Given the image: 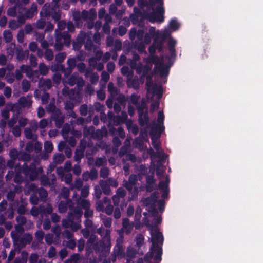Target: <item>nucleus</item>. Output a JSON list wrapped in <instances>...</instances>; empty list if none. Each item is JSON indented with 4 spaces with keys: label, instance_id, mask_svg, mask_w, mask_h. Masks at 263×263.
<instances>
[{
    "label": "nucleus",
    "instance_id": "obj_6",
    "mask_svg": "<svg viewBox=\"0 0 263 263\" xmlns=\"http://www.w3.org/2000/svg\"><path fill=\"white\" fill-rule=\"evenodd\" d=\"M32 240V236L29 233H25L22 237L18 236V240L15 243L14 246H17V248L21 249L25 248L28 244H30Z\"/></svg>",
    "mask_w": 263,
    "mask_h": 263
},
{
    "label": "nucleus",
    "instance_id": "obj_63",
    "mask_svg": "<svg viewBox=\"0 0 263 263\" xmlns=\"http://www.w3.org/2000/svg\"><path fill=\"white\" fill-rule=\"evenodd\" d=\"M67 63L68 67H69V68L74 69L76 66V60L74 58L68 59Z\"/></svg>",
    "mask_w": 263,
    "mask_h": 263
},
{
    "label": "nucleus",
    "instance_id": "obj_49",
    "mask_svg": "<svg viewBox=\"0 0 263 263\" xmlns=\"http://www.w3.org/2000/svg\"><path fill=\"white\" fill-rule=\"evenodd\" d=\"M153 92L154 94L157 93L159 98L162 96V89L161 86L158 87L156 84H155L152 88Z\"/></svg>",
    "mask_w": 263,
    "mask_h": 263
},
{
    "label": "nucleus",
    "instance_id": "obj_2",
    "mask_svg": "<svg viewBox=\"0 0 263 263\" xmlns=\"http://www.w3.org/2000/svg\"><path fill=\"white\" fill-rule=\"evenodd\" d=\"M110 232V229H106L102 240L94 244L93 248L96 253L106 255L109 252L111 248Z\"/></svg>",
    "mask_w": 263,
    "mask_h": 263
},
{
    "label": "nucleus",
    "instance_id": "obj_36",
    "mask_svg": "<svg viewBox=\"0 0 263 263\" xmlns=\"http://www.w3.org/2000/svg\"><path fill=\"white\" fill-rule=\"evenodd\" d=\"M3 36L7 43L10 42L13 38L12 33L9 30H6L3 32Z\"/></svg>",
    "mask_w": 263,
    "mask_h": 263
},
{
    "label": "nucleus",
    "instance_id": "obj_50",
    "mask_svg": "<svg viewBox=\"0 0 263 263\" xmlns=\"http://www.w3.org/2000/svg\"><path fill=\"white\" fill-rule=\"evenodd\" d=\"M88 113V106L86 104H83L80 107V114L82 116H86Z\"/></svg>",
    "mask_w": 263,
    "mask_h": 263
},
{
    "label": "nucleus",
    "instance_id": "obj_18",
    "mask_svg": "<svg viewBox=\"0 0 263 263\" xmlns=\"http://www.w3.org/2000/svg\"><path fill=\"white\" fill-rule=\"evenodd\" d=\"M99 184L101 186V190L105 195H109L110 194L111 190L110 185L108 184L107 180H101L99 181Z\"/></svg>",
    "mask_w": 263,
    "mask_h": 263
},
{
    "label": "nucleus",
    "instance_id": "obj_23",
    "mask_svg": "<svg viewBox=\"0 0 263 263\" xmlns=\"http://www.w3.org/2000/svg\"><path fill=\"white\" fill-rule=\"evenodd\" d=\"M22 6H13V7H10L8 9L7 13V15L11 17L16 16L17 12L20 13L21 12L20 11L21 10Z\"/></svg>",
    "mask_w": 263,
    "mask_h": 263
},
{
    "label": "nucleus",
    "instance_id": "obj_62",
    "mask_svg": "<svg viewBox=\"0 0 263 263\" xmlns=\"http://www.w3.org/2000/svg\"><path fill=\"white\" fill-rule=\"evenodd\" d=\"M44 235L45 233L42 230H38L35 233V237L39 241L43 240Z\"/></svg>",
    "mask_w": 263,
    "mask_h": 263
},
{
    "label": "nucleus",
    "instance_id": "obj_10",
    "mask_svg": "<svg viewBox=\"0 0 263 263\" xmlns=\"http://www.w3.org/2000/svg\"><path fill=\"white\" fill-rule=\"evenodd\" d=\"M15 231H11L10 235L13 242H16L18 240V236L23 235L25 229L22 226L15 224Z\"/></svg>",
    "mask_w": 263,
    "mask_h": 263
},
{
    "label": "nucleus",
    "instance_id": "obj_41",
    "mask_svg": "<svg viewBox=\"0 0 263 263\" xmlns=\"http://www.w3.org/2000/svg\"><path fill=\"white\" fill-rule=\"evenodd\" d=\"M151 69L152 66L151 65L146 64L143 66V72L142 75L141 76V78H145L146 76L151 74V73H149Z\"/></svg>",
    "mask_w": 263,
    "mask_h": 263
},
{
    "label": "nucleus",
    "instance_id": "obj_53",
    "mask_svg": "<svg viewBox=\"0 0 263 263\" xmlns=\"http://www.w3.org/2000/svg\"><path fill=\"white\" fill-rule=\"evenodd\" d=\"M16 221L18 225L23 226L27 222L26 218L24 216H18L16 217Z\"/></svg>",
    "mask_w": 263,
    "mask_h": 263
},
{
    "label": "nucleus",
    "instance_id": "obj_24",
    "mask_svg": "<svg viewBox=\"0 0 263 263\" xmlns=\"http://www.w3.org/2000/svg\"><path fill=\"white\" fill-rule=\"evenodd\" d=\"M147 137V131L146 128H142L140 132L139 136L135 139V142L137 143L140 144L143 142V140H144Z\"/></svg>",
    "mask_w": 263,
    "mask_h": 263
},
{
    "label": "nucleus",
    "instance_id": "obj_46",
    "mask_svg": "<svg viewBox=\"0 0 263 263\" xmlns=\"http://www.w3.org/2000/svg\"><path fill=\"white\" fill-rule=\"evenodd\" d=\"M38 194L40 198L42 199H45L48 196L47 191L42 187L39 188Z\"/></svg>",
    "mask_w": 263,
    "mask_h": 263
},
{
    "label": "nucleus",
    "instance_id": "obj_5",
    "mask_svg": "<svg viewBox=\"0 0 263 263\" xmlns=\"http://www.w3.org/2000/svg\"><path fill=\"white\" fill-rule=\"evenodd\" d=\"M164 118L163 111H159L158 113V123H156L155 121H153L151 123V129L154 128V132H158L157 137H160L161 134L165 129L164 126Z\"/></svg>",
    "mask_w": 263,
    "mask_h": 263
},
{
    "label": "nucleus",
    "instance_id": "obj_42",
    "mask_svg": "<svg viewBox=\"0 0 263 263\" xmlns=\"http://www.w3.org/2000/svg\"><path fill=\"white\" fill-rule=\"evenodd\" d=\"M127 85L129 87H132L135 89L139 87V82L138 79H128L127 82Z\"/></svg>",
    "mask_w": 263,
    "mask_h": 263
},
{
    "label": "nucleus",
    "instance_id": "obj_15",
    "mask_svg": "<svg viewBox=\"0 0 263 263\" xmlns=\"http://www.w3.org/2000/svg\"><path fill=\"white\" fill-rule=\"evenodd\" d=\"M122 230L124 231L126 234H129L133 229V223H130L129 220L127 218L123 219Z\"/></svg>",
    "mask_w": 263,
    "mask_h": 263
},
{
    "label": "nucleus",
    "instance_id": "obj_19",
    "mask_svg": "<svg viewBox=\"0 0 263 263\" xmlns=\"http://www.w3.org/2000/svg\"><path fill=\"white\" fill-rule=\"evenodd\" d=\"M103 202L105 204H107V206L104 210L105 213L108 215H111L114 210V208L111 204L110 199L107 197H105L103 198Z\"/></svg>",
    "mask_w": 263,
    "mask_h": 263
},
{
    "label": "nucleus",
    "instance_id": "obj_58",
    "mask_svg": "<svg viewBox=\"0 0 263 263\" xmlns=\"http://www.w3.org/2000/svg\"><path fill=\"white\" fill-rule=\"evenodd\" d=\"M116 195L123 198L126 195V192L123 188L120 187L117 189Z\"/></svg>",
    "mask_w": 263,
    "mask_h": 263
},
{
    "label": "nucleus",
    "instance_id": "obj_13",
    "mask_svg": "<svg viewBox=\"0 0 263 263\" xmlns=\"http://www.w3.org/2000/svg\"><path fill=\"white\" fill-rule=\"evenodd\" d=\"M123 237H121V242L120 240L118 239L116 245L114 247L113 252L118 255V257L121 258L124 256V248L122 245V240Z\"/></svg>",
    "mask_w": 263,
    "mask_h": 263
},
{
    "label": "nucleus",
    "instance_id": "obj_34",
    "mask_svg": "<svg viewBox=\"0 0 263 263\" xmlns=\"http://www.w3.org/2000/svg\"><path fill=\"white\" fill-rule=\"evenodd\" d=\"M146 86L147 88V91H149L151 88H153V74H149L146 76Z\"/></svg>",
    "mask_w": 263,
    "mask_h": 263
},
{
    "label": "nucleus",
    "instance_id": "obj_54",
    "mask_svg": "<svg viewBox=\"0 0 263 263\" xmlns=\"http://www.w3.org/2000/svg\"><path fill=\"white\" fill-rule=\"evenodd\" d=\"M84 47L85 49L88 51H91L93 46V41L90 39H88L86 42H85Z\"/></svg>",
    "mask_w": 263,
    "mask_h": 263
},
{
    "label": "nucleus",
    "instance_id": "obj_35",
    "mask_svg": "<svg viewBox=\"0 0 263 263\" xmlns=\"http://www.w3.org/2000/svg\"><path fill=\"white\" fill-rule=\"evenodd\" d=\"M59 211L60 213H65L67 210V203L64 201H61L58 206Z\"/></svg>",
    "mask_w": 263,
    "mask_h": 263
},
{
    "label": "nucleus",
    "instance_id": "obj_25",
    "mask_svg": "<svg viewBox=\"0 0 263 263\" xmlns=\"http://www.w3.org/2000/svg\"><path fill=\"white\" fill-rule=\"evenodd\" d=\"M126 126L129 131H130L134 135H137L139 132V128L136 124H134L131 120L126 123Z\"/></svg>",
    "mask_w": 263,
    "mask_h": 263
},
{
    "label": "nucleus",
    "instance_id": "obj_61",
    "mask_svg": "<svg viewBox=\"0 0 263 263\" xmlns=\"http://www.w3.org/2000/svg\"><path fill=\"white\" fill-rule=\"evenodd\" d=\"M122 42L120 40L117 39L114 43V50L115 52L121 51L122 49Z\"/></svg>",
    "mask_w": 263,
    "mask_h": 263
},
{
    "label": "nucleus",
    "instance_id": "obj_38",
    "mask_svg": "<svg viewBox=\"0 0 263 263\" xmlns=\"http://www.w3.org/2000/svg\"><path fill=\"white\" fill-rule=\"evenodd\" d=\"M144 236L141 234H137L135 238V242L137 247H141L144 243Z\"/></svg>",
    "mask_w": 263,
    "mask_h": 263
},
{
    "label": "nucleus",
    "instance_id": "obj_20",
    "mask_svg": "<svg viewBox=\"0 0 263 263\" xmlns=\"http://www.w3.org/2000/svg\"><path fill=\"white\" fill-rule=\"evenodd\" d=\"M161 77H167L169 73V67L165 66L162 62H161L159 66L156 68Z\"/></svg>",
    "mask_w": 263,
    "mask_h": 263
},
{
    "label": "nucleus",
    "instance_id": "obj_27",
    "mask_svg": "<svg viewBox=\"0 0 263 263\" xmlns=\"http://www.w3.org/2000/svg\"><path fill=\"white\" fill-rule=\"evenodd\" d=\"M136 106L137 107L138 114L142 115V114L145 112V110H146V109H148L147 104L144 100L142 101L141 103L140 104L138 103V105Z\"/></svg>",
    "mask_w": 263,
    "mask_h": 263
},
{
    "label": "nucleus",
    "instance_id": "obj_12",
    "mask_svg": "<svg viewBox=\"0 0 263 263\" xmlns=\"http://www.w3.org/2000/svg\"><path fill=\"white\" fill-rule=\"evenodd\" d=\"M149 118L148 116V109H146L142 115L138 114V123L139 124L143 127L144 125H147V126L149 125Z\"/></svg>",
    "mask_w": 263,
    "mask_h": 263
},
{
    "label": "nucleus",
    "instance_id": "obj_43",
    "mask_svg": "<svg viewBox=\"0 0 263 263\" xmlns=\"http://www.w3.org/2000/svg\"><path fill=\"white\" fill-rule=\"evenodd\" d=\"M45 59L50 61L53 60L54 58L53 52L51 49H47L45 52Z\"/></svg>",
    "mask_w": 263,
    "mask_h": 263
},
{
    "label": "nucleus",
    "instance_id": "obj_48",
    "mask_svg": "<svg viewBox=\"0 0 263 263\" xmlns=\"http://www.w3.org/2000/svg\"><path fill=\"white\" fill-rule=\"evenodd\" d=\"M66 58L65 52H60L55 55V60L58 63H62Z\"/></svg>",
    "mask_w": 263,
    "mask_h": 263
},
{
    "label": "nucleus",
    "instance_id": "obj_29",
    "mask_svg": "<svg viewBox=\"0 0 263 263\" xmlns=\"http://www.w3.org/2000/svg\"><path fill=\"white\" fill-rule=\"evenodd\" d=\"M63 43L66 46L70 45L71 42V36L67 31H63L62 32Z\"/></svg>",
    "mask_w": 263,
    "mask_h": 263
},
{
    "label": "nucleus",
    "instance_id": "obj_4",
    "mask_svg": "<svg viewBox=\"0 0 263 263\" xmlns=\"http://www.w3.org/2000/svg\"><path fill=\"white\" fill-rule=\"evenodd\" d=\"M157 3L160 4V6H157L155 9V11L151 13L149 15V20L152 23L156 21L161 23L164 22L165 12L164 8L163 7V0H156Z\"/></svg>",
    "mask_w": 263,
    "mask_h": 263
},
{
    "label": "nucleus",
    "instance_id": "obj_1",
    "mask_svg": "<svg viewBox=\"0 0 263 263\" xmlns=\"http://www.w3.org/2000/svg\"><path fill=\"white\" fill-rule=\"evenodd\" d=\"M145 224L149 228L152 237V245L151 248L149 257H153V254L155 253L156 255L154 257V260L156 261V263H160L162 260V248L161 247L159 246L158 243L162 245L164 241L163 234L159 231L158 227H153L152 225H151L149 221H147Z\"/></svg>",
    "mask_w": 263,
    "mask_h": 263
},
{
    "label": "nucleus",
    "instance_id": "obj_60",
    "mask_svg": "<svg viewBox=\"0 0 263 263\" xmlns=\"http://www.w3.org/2000/svg\"><path fill=\"white\" fill-rule=\"evenodd\" d=\"M24 134L26 138L27 139H33V133L31 129L30 128L27 127L25 128Z\"/></svg>",
    "mask_w": 263,
    "mask_h": 263
},
{
    "label": "nucleus",
    "instance_id": "obj_64",
    "mask_svg": "<svg viewBox=\"0 0 263 263\" xmlns=\"http://www.w3.org/2000/svg\"><path fill=\"white\" fill-rule=\"evenodd\" d=\"M38 259V255L35 253H32L30 255L29 259V263H37Z\"/></svg>",
    "mask_w": 263,
    "mask_h": 263
},
{
    "label": "nucleus",
    "instance_id": "obj_56",
    "mask_svg": "<svg viewBox=\"0 0 263 263\" xmlns=\"http://www.w3.org/2000/svg\"><path fill=\"white\" fill-rule=\"evenodd\" d=\"M122 118L120 116H115L113 117L112 121L114 125L118 126L123 123Z\"/></svg>",
    "mask_w": 263,
    "mask_h": 263
},
{
    "label": "nucleus",
    "instance_id": "obj_17",
    "mask_svg": "<svg viewBox=\"0 0 263 263\" xmlns=\"http://www.w3.org/2000/svg\"><path fill=\"white\" fill-rule=\"evenodd\" d=\"M39 87L43 90H49L52 86L51 81L49 79L40 80L38 83Z\"/></svg>",
    "mask_w": 263,
    "mask_h": 263
},
{
    "label": "nucleus",
    "instance_id": "obj_26",
    "mask_svg": "<svg viewBox=\"0 0 263 263\" xmlns=\"http://www.w3.org/2000/svg\"><path fill=\"white\" fill-rule=\"evenodd\" d=\"M86 175L88 176L91 180H94L97 179L98 177V171L96 168H92L90 172H87L83 174V177L85 178Z\"/></svg>",
    "mask_w": 263,
    "mask_h": 263
},
{
    "label": "nucleus",
    "instance_id": "obj_44",
    "mask_svg": "<svg viewBox=\"0 0 263 263\" xmlns=\"http://www.w3.org/2000/svg\"><path fill=\"white\" fill-rule=\"evenodd\" d=\"M109 173V170L107 167H103L100 171V176L104 179L106 178Z\"/></svg>",
    "mask_w": 263,
    "mask_h": 263
},
{
    "label": "nucleus",
    "instance_id": "obj_31",
    "mask_svg": "<svg viewBox=\"0 0 263 263\" xmlns=\"http://www.w3.org/2000/svg\"><path fill=\"white\" fill-rule=\"evenodd\" d=\"M84 157V151L77 149L74 152V160L77 162H80Z\"/></svg>",
    "mask_w": 263,
    "mask_h": 263
},
{
    "label": "nucleus",
    "instance_id": "obj_51",
    "mask_svg": "<svg viewBox=\"0 0 263 263\" xmlns=\"http://www.w3.org/2000/svg\"><path fill=\"white\" fill-rule=\"evenodd\" d=\"M55 9L56 8H54V10L52 11L50 16L55 22H57L59 21L61 18V13L59 11H56L55 10Z\"/></svg>",
    "mask_w": 263,
    "mask_h": 263
},
{
    "label": "nucleus",
    "instance_id": "obj_8",
    "mask_svg": "<svg viewBox=\"0 0 263 263\" xmlns=\"http://www.w3.org/2000/svg\"><path fill=\"white\" fill-rule=\"evenodd\" d=\"M32 102L31 98H27L24 96L21 97L18 100V103L13 104V107L18 110L21 108L30 107L32 105Z\"/></svg>",
    "mask_w": 263,
    "mask_h": 263
},
{
    "label": "nucleus",
    "instance_id": "obj_39",
    "mask_svg": "<svg viewBox=\"0 0 263 263\" xmlns=\"http://www.w3.org/2000/svg\"><path fill=\"white\" fill-rule=\"evenodd\" d=\"M44 150L47 153H51L53 149V145L51 141H46L44 143Z\"/></svg>",
    "mask_w": 263,
    "mask_h": 263
},
{
    "label": "nucleus",
    "instance_id": "obj_52",
    "mask_svg": "<svg viewBox=\"0 0 263 263\" xmlns=\"http://www.w3.org/2000/svg\"><path fill=\"white\" fill-rule=\"evenodd\" d=\"M6 166L4 158L0 156V171L2 176L4 175V171L6 170Z\"/></svg>",
    "mask_w": 263,
    "mask_h": 263
},
{
    "label": "nucleus",
    "instance_id": "obj_16",
    "mask_svg": "<svg viewBox=\"0 0 263 263\" xmlns=\"http://www.w3.org/2000/svg\"><path fill=\"white\" fill-rule=\"evenodd\" d=\"M54 8H55L53 5L52 7H51L49 3L45 4L40 13L41 16L45 17L50 16V14L52 11L54 10Z\"/></svg>",
    "mask_w": 263,
    "mask_h": 263
},
{
    "label": "nucleus",
    "instance_id": "obj_3",
    "mask_svg": "<svg viewBox=\"0 0 263 263\" xmlns=\"http://www.w3.org/2000/svg\"><path fill=\"white\" fill-rule=\"evenodd\" d=\"M43 172L42 167H36V164L34 162L31 163L28 166L26 163H24L22 166V172L26 176H29L30 180H35L38 175Z\"/></svg>",
    "mask_w": 263,
    "mask_h": 263
},
{
    "label": "nucleus",
    "instance_id": "obj_59",
    "mask_svg": "<svg viewBox=\"0 0 263 263\" xmlns=\"http://www.w3.org/2000/svg\"><path fill=\"white\" fill-rule=\"evenodd\" d=\"M17 117L15 116H12L8 122V126L9 128H12L14 127V125L17 122Z\"/></svg>",
    "mask_w": 263,
    "mask_h": 263
},
{
    "label": "nucleus",
    "instance_id": "obj_55",
    "mask_svg": "<svg viewBox=\"0 0 263 263\" xmlns=\"http://www.w3.org/2000/svg\"><path fill=\"white\" fill-rule=\"evenodd\" d=\"M39 70L40 73L42 75H46L48 72V68L44 63H41L39 65Z\"/></svg>",
    "mask_w": 263,
    "mask_h": 263
},
{
    "label": "nucleus",
    "instance_id": "obj_14",
    "mask_svg": "<svg viewBox=\"0 0 263 263\" xmlns=\"http://www.w3.org/2000/svg\"><path fill=\"white\" fill-rule=\"evenodd\" d=\"M149 135L151 137L152 144L153 147L157 151H158L160 149L159 143L157 141V139L160 137H157L158 135V132H154V128H153L152 129H151V131L149 132Z\"/></svg>",
    "mask_w": 263,
    "mask_h": 263
},
{
    "label": "nucleus",
    "instance_id": "obj_47",
    "mask_svg": "<svg viewBox=\"0 0 263 263\" xmlns=\"http://www.w3.org/2000/svg\"><path fill=\"white\" fill-rule=\"evenodd\" d=\"M20 27L19 23L14 19H11L9 22V27L11 29L15 30Z\"/></svg>",
    "mask_w": 263,
    "mask_h": 263
},
{
    "label": "nucleus",
    "instance_id": "obj_57",
    "mask_svg": "<svg viewBox=\"0 0 263 263\" xmlns=\"http://www.w3.org/2000/svg\"><path fill=\"white\" fill-rule=\"evenodd\" d=\"M5 214L7 216L8 218L12 219L14 217V209L12 206H10L5 212Z\"/></svg>",
    "mask_w": 263,
    "mask_h": 263
},
{
    "label": "nucleus",
    "instance_id": "obj_7",
    "mask_svg": "<svg viewBox=\"0 0 263 263\" xmlns=\"http://www.w3.org/2000/svg\"><path fill=\"white\" fill-rule=\"evenodd\" d=\"M51 118L54 121L55 126L57 128H60L64 122L65 116L58 108L51 114Z\"/></svg>",
    "mask_w": 263,
    "mask_h": 263
},
{
    "label": "nucleus",
    "instance_id": "obj_21",
    "mask_svg": "<svg viewBox=\"0 0 263 263\" xmlns=\"http://www.w3.org/2000/svg\"><path fill=\"white\" fill-rule=\"evenodd\" d=\"M29 66L25 65H22L20 67V69H16L15 71V77L17 80H20L23 78L22 72H26L28 71Z\"/></svg>",
    "mask_w": 263,
    "mask_h": 263
},
{
    "label": "nucleus",
    "instance_id": "obj_40",
    "mask_svg": "<svg viewBox=\"0 0 263 263\" xmlns=\"http://www.w3.org/2000/svg\"><path fill=\"white\" fill-rule=\"evenodd\" d=\"M149 61L155 65V68H154L155 69H156V68H157V67L160 64V63H159L160 59L158 55H151L149 57Z\"/></svg>",
    "mask_w": 263,
    "mask_h": 263
},
{
    "label": "nucleus",
    "instance_id": "obj_45",
    "mask_svg": "<svg viewBox=\"0 0 263 263\" xmlns=\"http://www.w3.org/2000/svg\"><path fill=\"white\" fill-rule=\"evenodd\" d=\"M77 78V73H73L68 79V84L71 86H74L76 84Z\"/></svg>",
    "mask_w": 263,
    "mask_h": 263
},
{
    "label": "nucleus",
    "instance_id": "obj_11",
    "mask_svg": "<svg viewBox=\"0 0 263 263\" xmlns=\"http://www.w3.org/2000/svg\"><path fill=\"white\" fill-rule=\"evenodd\" d=\"M22 10L25 11L24 15H25L27 19L32 18L35 14L37 12V6L35 3H33L30 8L27 9L25 7H23Z\"/></svg>",
    "mask_w": 263,
    "mask_h": 263
},
{
    "label": "nucleus",
    "instance_id": "obj_28",
    "mask_svg": "<svg viewBox=\"0 0 263 263\" xmlns=\"http://www.w3.org/2000/svg\"><path fill=\"white\" fill-rule=\"evenodd\" d=\"M16 54L17 59L20 61H23L25 58V53L21 46L16 47Z\"/></svg>",
    "mask_w": 263,
    "mask_h": 263
},
{
    "label": "nucleus",
    "instance_id": "obj_22",
    "mask_svg": "<svg viewBox=\"0 0 263 263\" xmlns=\"http://www.w3.org/2000/svg\"><path fill=\"white\" fill-rule=\"evenodd\" d=\"M176 41L174 39H170L168 42V47L172 57H175L176 55Z\"/></svg>",
    "mask_w": 263,
    "mask_h": 263
},
{
    "label": "nucleus",
    "instance_id": "obj_30",
    "mask_svg": "<svg viewBox=\"0 0 263 263\" xmlns=\"http://www.w3.org/2000/svg\"><path fill=\"white\" fill-rule=\"evenodd\" d=\"M65 160V156L63 154L57 153L53 157V161L56 164H61Z\"/></svg>",
    "mask_w": 263,
    "mask_h": 263
},
{
    "label": "nucleus",
    "instance_id": "obj_9",
    "mask_svg": "<svg viewBox=\"0 0 263 263\" xmlns=\"http://www.w3.org/2000/svg\"><path fill=\"white\" fill-rule=\"evenodd\" d=\"M83 215V211L79 207L74 208L72 212H69L67 214V218L69 222L74 223V219H80Z\"/></svg>",
    "mask_w": 263,
    "mask_h": 263
},
{
    "label": "nucleus",
    "instance_id": "obj_33",
    "mask_svg": "<svg viewBox=\"0 0 263 263\" xmlns=\"http://www.w3.org/2000/svg\"><path fill=\"white\" fill-rule=\"evenodd\" d=\"M163 41H158L156 38L154 39L153 45L156 47L159 52H161L163 49Z\"/></svg>",
    "mask_w": 263,
    "mask_h": 263
},
{
    "label": "nucleus",
    "instance_id": "obj_32",
    "mask_svg": "<svg viewBox=\"0 0 263 263\" xmlns=\"http://www.w3.org/2000/svg\"><path fill=\"white\" fill-rule=\"evenodd\" d=\"M169 26L173 31H176L179 27V24L176 18H173L170 21Z\"/></svg>",
    "mask_w": 263,
    "mask_h": 263
},
{
    "label": "nucleus",
    "instance_id": "obj_37",
    "mask_svg": "<svg viewBox=\"0 0 263 263\" xmlns=\"http://www.w3.org/2000/svg\"><path fill=\"white\" fill-rule=\"evenodd\" d=\"M30 83L26 80L24 79L22 82V88L24 92H27L30 88Z\"/></svg>",
    "mask_w": 263,
    "mask_h": 263
}]
</instances>
